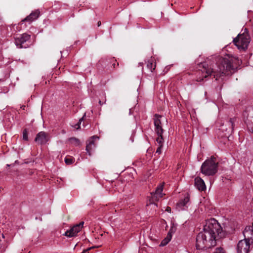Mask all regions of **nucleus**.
<instances>
[{"label": "nucleus", "mask_w": 253, "mask_h": 253, "mask_svg": "<svg viewBox=\"0 0 253 253\" xmlns=\"http://www.w3.org/2000/svg\"><path fill=\"white\" fill-rule=\"evenodd\" d=\"M69 142L73 145L78 146L81 144L80 140L76 137H71L69 139Z\"/></svg>", "instance_id": "obj_18"}, {"label": "nucleus", "mask_w": 253, "mask_h": 253, "mask_svg": "<svg viewBox=\"0 0 253 253\" xmlns=\"http://www.w3.org/2000/svg\"><path fill=\"white\" fill-rule=\"evenodd\" d=\"M10 166H11V165H9V164H7V165H6V166H7V167H10Z\"/></svg>", "instance_id": "obj_32"}, {"label": "nucleus", "mask_w": 253, "mask_h": 253, "mask_svg": "<svg viewBox=\"0 0 253 253\" xmlns=\"http://www.w3.org/2000/svg\"><path fill=\"white\" fill-rule=\"evenodd\" d=\"M40 14V11L39 10H36L31 12V13L27 16L25 19L22 20V22L27 21L29 23H31L33 21L38 19Z\"/></svg>", "instance_id": "obj_12"}, {"label": "nucleus", "mask_w": 253, "mask_h": 253, "mask_svg": "<svg viewBox=\"0 0 253 253\" xmlns=\"http://www.w3.org/2000/svg\"><path fill=\"white\" fill-rule=\"evenodd\" d=\"M84 224V222L82 221L80 223H79V224H77L75 225L72 227V230H74L75 233L77 234L83 228Z\"/></svg>", "instance_id": "obj_16"}, {"label": "nucleus", "mask_w": 253, "mask_h": 253, "mask_svg": "<svg viewBox=\"0 0 253 253\" xmlns=\"http://www.w3.org/2000/svg\"><path fill=\"white\" fill-rule=\"evenodd\" d=\"M163 185H160L157 187L154 192L151 193V197L149 200V203L147 204V206L153 204L156 205L154 203L155 201H158L160 198L163 197Z\"/></svg>", "instance_id": "obj_6"}, {"label": "nucleus", "mask_w": 253, "mask_h": 253, "mask_svg": "<svg viewBox=\"0 0 253 253\" xmlns=\"http://www.w3.org/2000/svg\"><path fill=\"white\" fill-rule=\"evenodd\" d=\"M41 115L42 116V112H41Z\"/></svg>", "instance_id": "obj_34"}, {"label": "nucleus", "mask_w": 253, "mask_h": 253, "mask_svg": "<svg viewBox=\"0 0 253 253\" xmlns=\"http://www.w3.org/2000/svg\"><path fill=\"white\" fill-rule=\"evenodd\" d=\"M2 238H4V235H3V234H2Z\"/></svg>", "instance_id": "obj_33"}, {"label": "nucleus", "mask_w": 253, "mask_h": 253, "mask_svg": "<svg viewBox=\"0 0 253 253\" xmlns=\"http://www.w3.org/2000/svg\"><path fill=\"white\" fill-rule=\"evenodd\" d=\"M195 186L200 191H204L206 189L204 180L200 177H197L195 178Z\"/></svg>", "instance_id": "obj_13"}, {"label": "nucleus", "mask_w": 253, "mask_h": 253, "mask_svg": "<svg viewBox=\"0 0 253 253\" xmlns=\"http://www.w3.org/2000/svg\"><path fill=\"white\" fill-rule=\"evenodd\" d=\"M156 141L159 144V145H163V141H164L163 135H161V136H158V137L156 139Z\"/></svg>", "instance_id": "obj_24"}, {"label": "nucleus", "mask_w": 253, "mask_h": 253, "mask_svg": "<svg viewBox=\"0 0 253 253\" xmlns=\"http://www.w3.org/2000/svg\"><path fill=\"white\" fill-rule=\"evenodd\" d=\"M218 162L213 156L206 160L201 167V171L205 175H214L217 171Z\"/></svg>", "instance_id": "obj_3"}, {"label": "nucleus", "mask_w": 253, "mask_h": 253, "mask_svg": "<svg viewBox=\"0 0 253 253\" xmlns=\"http://www.w3.org/2000/svg\"><path fill=\"white\" fill-rule=\"evenodd\" d=\"M245 240L253 243V226H247L243 231Z\"/></svg>", "instance_id": "obj_11"}, {"label": "nucleus", "mask_w": 253, "mask_h": 253, "mask_svg": "<svg viewBox=\"0 0 253 253\" xmlns=\"http://www.w3.org/2000/svg\"><path fill=\"white\" fill-rule=\"evenodd\" d=\"M253 243L245 240H240L237 247L238 253H248L250 251V245Z\"/></svg>", "instance_id": "obj_7"}, {"label": "nucleus", "mask_w": 253, "mask_h": 253, "mask_svg": "<svg viewBox=\"0 0 253 253\" xmlns=\"http://www.w3.org/2000/svg\"><path fill=\"white\" fill-rule=\"evenodd\" d=\"M85 113L84 114V115L83 116V117L79 120V123L76 125L75 127L76 129H78L80 128V124H81L82 121H83L84 120V117H85Z\"/></svg>", "instance_id": "obj_26"}, {"label": "nucleus", "mask_w": 253, "mask_h": 253, "mask_svg": "<svg viewBox=\"0 0 253 253\" xmlns=\"http://www.w3.org/2000/svg\"><path fill=\"white\" fill-rule=\"evenodd\" d=\"M166 211H168V212H170L171 211V209L170 207H167V209H166Z\"/></svg>", "instance_id": "obj_29"}, {"label": "nucleus", "mask_w": 253, "mask_h": 253, "mask_svg": "<svg viewBox=\"0 0 253 253\" xmlns=\"http://www.w3.org/2000/svg\"><path fill=\"white\" fill-rule=\"evenodd\" d=\"M153 59H151L147 63V68L150 70L151 72H153V71L155 69L156 65L153 64Z\"/></svg>", "instance_id": "obj_20"}, {"label": "nucleus", "mask_w": 253, "mask_h": 253, "mask_svg": "<svg viewBox=\"0 0 253 253\" xmlns=\"http://www.w3.org/2000/svg\"><path fill=\"white\" fill-rule=\"evenodd\" d=\"M176 228L173 226V225L170 227V230L168 235H170V237H172V234L175 233Z\"/></svg>", "instance_id": "obj_25"}, {"label": "nucleus", "mask_w": 253, "mask_h": 253, "mask_svg": "<svg viewBox=\"0 0 253 253\" xmlns=\"http://www.w3.org/2000/svg\"><path fill=\"white\" fill-rule=\"evenodd\" d=\"M155 130L158 136H161V135H163L164 130L162 126H155Z\"/></svg>", "instance_id": "obj_21"}, {"label": "nucleus", "mask_w": 253, "mask_h": 253, "mask_svg": "<svg viewBox=\"0 0 253 253\" xmlns=\"http://www.w3.org/2000/svg\"><path fill=\"white\" fill-rule=\"evenodd\" d=\"M75 161L74 158H65V163L67 165H71L74 163Z\"/></svg>", "instance_id": "obj_22"}, {"label": "nucleus", "mask_w": 253, "mask_h": 253, "mask_svg": "<svg viewBox=\"0 0 253 253\" xmlns=\"http://www.w3.org/2000/svg\"><path fill=\"white\" fill-rule=\"evenodd\" d=\"M63 235L67 237L71 238L76 236L77 234L75 233L74 230H72V228H71L70 230L66 231Z\"/></svg>", "instance_id": "obj_17"}, {"label": "nucleus", "mask_w": 253, "mask_h": 253, "mask_svg": "<svg viewBox=\"0 0 253 253\" xmlns=\"http://www.w3.org/2000/svg\"><path fill=\"white\" fill-rule=\"evenodd\" d=\"M215 60V63L208 60L198 65L199 74H201V76L198 78V82L211 75L216 80L220 78L222 80L224 76L233 74L242 63L241 60L236 57L228 59L218 56Z\"/></svg>", "instance_id": "obj_1"}, {"label": "nucleus", "mask_w": 253, "mask_h": 253, "mask_svg": "<svg viewBox=\"0 0 253 253\" xmlns=\"http://www.w3.org/2000/svg\"><path fill=\"white\" fill-rule=\"evenodd\" d=\"M99 137L96 136H93L88 140L86 143V146L85 150L89 156L91 155V151L95 149L96 147V144L95 141L98 140Z\"/></svg>", "instance_id": "obj_8"}, {"label": "nucleus", "mask_w": 253, "mask_h": 253, "mask_svg": "<svg viewBox=\"0 0 253 253\" xmlns=\"http://www.w3.org/2000/svg\"><path fill=\"white\" fill-rule=\"evenodd\" d=\"M223 236L224 233L219 223L214 218L208 219L204 225L203 231L197 236L196 248L206 250L214 247L217 239Z\"/></svg>", "instance_id": "obj_2"}, {"label": "nucleus", "mask_w": 253, "mask_h": 253, "mask_svg": "<svg viewBox=\"0 0 253 253\" xmlns=\"http://www.w3.org/2000/svg\"><path fill=\"white\" fill-rule=\"evenodd\" d=\"M189 205V198L188 196L184 197L183 199L180 200L176 206V209L178 211L185 210Z\"/></svg>", "instance_id": "obj_10"}, {"label": "nucleus", "mask_w": 253, "mask_h": 253, "mask_svg": "<svg viewBox=\"0 0 253 253\" xmlns=\"http://www.w3.org/2000/svg\"><path fill=\"white\" fill-rule=\"evenodd\" d=\"M30 39V35L24 33L15 39V43L18 48H27L29 45L27 43Z\"/></svg>", "instance_id": "obj_5"}, {"label": "nucleus", "mask_w": 253, "mask_h": 253, "mask_svg": "<svg viewBox=\"0 0 253 253\" xmlns=\"http://www.w3.org/2000/svg\"><path fill=\"white\" fill-rule=\"evenodd\" d=\"M49 140L47 134L44 131H41L37 134L35 141L40 145L46 143Z\"/></svg>", "instance_id": "obj_9"}, {"label": "nucleus", "mask_w": 253, "mask_h": 253, "mask_svg": "<svg viewBox=\"0 0 253 253\" xmlns=\"http://www.w3.org/2000/svg\"><path fill=\"white\" fill-rule=\"evenodd\" d=\"M171 239V237L170 235H167V237L161 242L160 246H165L167 245Z\"/></svg>", "instance_id": "obj_19"}, {"label": "nucleus", "mask_w": 253, "mask_h": 253, "mask_svg": "<svg viewBox=\"0 0 253 253\" xmlns=\"http://www.w3.org/2000/svg\"><path fill=\"white\" fill-rule=\"evenodd\" d=\"M25 106H22L21 107V108L23 110H25Z\"/></svg>", "instance_id": "obj_30"}, {"label": "nucleus", "mask_w": 253, "mask_h": 253, "mask_svg": "<svg viewBox=\"0 0 253 253\" xmlns=\"http://www.w3.org/2000/svg\"><path fill=\"white\" fill-rule=\"evenodd\" d=\"M213 253H224L223 250L222 248H217L216 249L215 251Z\"/></svg>", "instance_id": "obj_27"}, {"label": "nucleus", "mask_w": 253, "mask_h": 253, "mask_svg": "<svg viewBox=\"0 0 253 253\" xmlns=\"http://www.w3.org/2000/svg\"><path fill=\"white\" fill-rule=\"evenodd\" d=\"M250 42L247 28L244 29L242 34H238L237 37L233 40V42L238 48L243 50H245L248 48Z\"/></svg>", "instance_id": "obj_4"}, {"label": "nucleus", "mask_w": 253, "mask_h": 253, "mask_svg": "<svg viewBox=\"0 0 253 253\" xmlns=\"http://www.w3.org/2000/svg\"><path fill=\"white\" fill-rule=\"evenodd\" d=\"M163 145H160L159 146L158 148L157 149L156 153L161 154L162 153V149Z\"/></svg>", "instance_id": "obj_28"}, {"label": "nucleus", "mask_w": 253, "mask_h": 253, "mask_svg": "<svg viewBox=\"0 0 253 253\" xmlns=\"http://www.w3.org/2000/svg\"><path fill=\"white\" fill-rule=\"evenodd\" d=\"M100 25H101V22L100 21H99L98 22V26H99Z\"/></svg>", "instance_id": "obj_31"}, {"label": "nucleus", "mask_w": 253, "mask_h": 253, "mask_svg": "<svg viewBox=\"0 0 253 253\" xmlns=\"http://www.w3.org/2000/svg\"><path fill=\"white\" fill-rule=\"evenodd\" d=\"M23 139L25 141L28 140V132L26 129H24L22 133Z\"/></svg>", "instance_id": "obj_23"}, {"label": "nucleus", "mask_w": 253, "mask_h": 253, "mask_svg": "<svg viewBox=\"0 0 253 253\" xmlns=\"http://www.w3.org/2000/svg\"><path fill=\"white\" fill-rule=\"evenodd\" d=\"M236 118H231L230 119V121L227 123L229 126V128L225 129H224V128H221V129H222V130H225L226 132H227V133L225 134H230L233 132L234 126V123L236 121Z\"/></svg>", "instance_id": "obj_14"}, {"label": "nucleus", "mask_w": 253, "mask_h": 253, "mask_svg": "<svg viewBox=\"0 0 253 253\" xmlns=\"http://www.w3.org/2000/svg\"><path fill=\"white\" fill-rule=\"evenodd\" d=\"M164 120L165 119L163 116L156 114L154 115V126H162V119Z\"/></svg>", "instance_id": "obj_15"}]
</instances>
